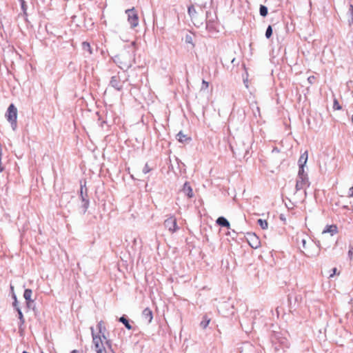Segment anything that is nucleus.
I'll return each mask as SVG.
<instances>
[{
    "label": "nucleus",
    "mask_w": 353,
    "mask_h": 353,
    "mask_svg": "<svg viewBox=\"0 0 353 353\" xmlns=\"http://www.w3.org/2000/svg\"><path fill=\"white\" fill-rule=\"evenodd\" d=\"M99 334H97L94 332V328L90 327V331L92 337L93 350L95 353H107L106 348L102 341V338L105 340L106 345L111 349V344L110 341L107 340L106 336L104 334L105 327L103 325V321H99L97 325Z\"/></svg>",
    "instance_id": "nucleus-1"
},
{
    "label": "nucleus",
    "mask_w": 353,
    "mask_h": 353,
    "mask_svg": "<svg viewBox=\"0 0 353 353\" xmlns=\"http://www.w3.org/2000/svg\"><path fill=\"white\" fill-rule=\"evenodd\" d=\"M307 161V156H301L298 161L299 170L296 184L297 190L303 189L305 186L308 185L307 174L305 172V166Z\"/></svg>",
    "instance_id": "nucleus-2"
},
{
    "label": "nucleus",
    "mask_w": 353,
    "mask_h": 353,
    "mask_svg": "<svg viewBox=\"0 0 353 353\" xmlns=\"http://www.w3.org/2000/svg\"><path fill=\"white\" fill-rule=\"evenodd\" d=\"M303 249L305 251H303L304 254L309 258L316 257L320 254V249L319 245H316L312 242H307L305 239H302L301 241Z\"/></svg>",
    "instance_id": "nucleus-3"
},
{
    "label": "nucleus",
    "mask_w": 353,
    "mask_h": 353,
    "mask_svg": "<svg viewBox=\"0 0 353 353\" xmlns=\"http://www.w3.org/2000/svg\"><path fill=\"white\" fill-rule=\"evenodd\" d=\"M6 117L8 122L10 123L12 130H16L17 127V109L13 104H10L9 105L7 112L6 114Z\"/></svg>",
    "instance_id": "nucleus-4"
},
{
    "label": "nucleus",
    "mask_w": 353,
    "mask_h": 353,
    "mask_svg": "<svg viewBox=\"0 0 353 353\" xmlns=\"http://www.w3.org/2000/svg\"><path fill=\"white\" fill-rule=\"evenodd\" d=\"M128 15V21L132 28L137 27L139 25V17L137 11L134 8L125 10Z\"/></svg>",
    "instance_id": "nucleus-5"
},
{
    "label": "nucleus",
    "mask_w": 353,
    "mask_h": 353,
    "mask_svg": "<svg viewBox=\"0 0 353 353\" xmlns=\"http://www.w3.org/2000/svg\"><path fill=\"white\" fill-rule=\"evenodd\" d=\"M164 226L171 232L173 233L178 230L176 225V219L171 216L164 221Z\"/></svg>",
    "instance_id": "nucleus-6"
},
{
    "label": "nucleus",
    "mask_w": 353,
    "mask_h": 353,
    "mask_svg": "<svg viewBox=\"0 0 353 353\" xmlns=\"http://www.w3.org/2000/svg\"><path fill=\"white\" fill-rule=\"evenodd\" d=\"M110 85L117 90H121L123 86L119 76H114L112 77Z\"/></svg>",
    "instance_id": "nucleus-7"
},
{
    "label": "nucleus",
    "mask_w": 353,
    "mask_h": 353,
    "mask_svg": "<svg viewBox=\"0 0 353 353\" xmlns=\"http://www.w3.org/2000/svg\"><path fill=\"white\" fill-rule=\"evenodd\" d=\"M337 232V227L334 225H327L321 233L322 238L325 237L326 234L330 233L331 236Z\"/></svg>",
    "instance_id": "nucleus-8"
},
{
    "label": "nucleus",
    "mask_w": 353,
    "mask_h": 353,
    "mask_svg": "<svg viewBox=\"0 0 353 353\" xmlns=\"http://www.w3.org/2000/svg\"><path fill=\"white\" fill-rule=\"evenodd\" d=\"M142 317L145 321H147L148 323H151L153 319L151 310L148 307L145 308L142 312Z\"/></svg>",
    "instance_id": "nucleus-9"
},
{
    "label": "nucleus",
    "mask_w": 353,
    "mask_h": 353,
    "mask_svg": "<svg viewBox=\"0 0 353 353\" xmlns=\"http://www.w3.org/2000/svg\"><path fill=\"white\" fill-rule=\"evenodd\" d=\"M188 13L192 21H196L198 19V12L194 6L191 5L188 8Z\"/></svg>",
    "instance_id": "nucleus-10"
},
{
    "label": "nucleus",
    "mask_w": 353,
    "mask_h": 353,
    "mask_svg": "<svg viewBox=\"0 0 353 353\" xmlns=\"http://www.w3.org/2000/svg\"><path fill=\"white\" fill-rule=\"evenodd\" d=\"M181 191L189 198H192L194 196L192 189L188 182L184 183Z\"/></svg>",
    "instance_id": "nucleus-11"
},
{
    "label": "nucleus",
    "mask_w": 353,
    "mask_h": 353,
    "mask_svg": "<svg viewBox=\"0 0 353 353\" xmlns=\"http://www.w3.org/2000/svg\"><path fill=\"white\" fill-rule=\"evenodd\" d=\"M32 294V292L30 289H26L23 294V297L27 301V306L28 307H30V304L33 302V300L31 299Z\"/></svg>",
    "instance_id": "nucleus-12"
},
{
    "label": "nucleus",
    "mask_w": 353,
    "mask_h": 353,
    "mask_svg": "<svg viewBox=\"0 0 353 353\" xmlns=\"http://www.w3.org/2000/svg\"><path fill=\"white\" fill-rule=\"evenodd\" d=\"M216 223L221 226L226 227L230 228V224L229 221L224 217H219L216 220Z\"/></svg>",
    "instance_id": "nucleus-13"
},
{
    "label": "nucleus",
    "mask_w": 353,
    "mask_h": 353,
    "mask_svg": "<svg viewBox=\"0 0 353 353\" xmlns=\"http://www.w3.org/2000/svg\"><path fill=\"white\" fill-rule=\"evenodd\" d=\"M80 195L82 199V201L83 203V207L84 208V211H85L87 210V208H88L89 201L83 196V186L82 185H81Z\"/></svg>",
    "instance_id": "nucleus-14"
},
{
    "label": "nucleus",
    "mask_w": 353,
    "mask_h": 353,
    "mask_svg": "<svg viewBox=\"0 0 353 353\" xmlns=\"http://www.w3.org/2000/svg\"><path fill=\"white\" fill-rule=\"evenodd\" d=\"M176 139L179 142L184 143L186 141H188L190 138L186 134H184L183 132H179L176 134Z\"/></svg>",
    "instance_id": "nucleus-15"
},
{
    "label": "nucleus",
    "mask_w": 353,
    "mask_h": 353,
    "mask_svg": "<svg viewBox=\"0 0 353 353\" xmlns=\"http://www.w3.org/2000/svg\"><path fill=\"white\" fill-rule=\"evenodd\" d=\"M17 311L18 312L19 319L20 321L19 328H21V325L24 323L25 320H24L23 315V313L21 312V309L19 307H17Z\"/></svg>",
    "instance_id": "nucleus-16"
},
{
    "label": "nucleus",
    "mask_w": 353,
    "mask_h": 353,
    "mask_svg": "<svg viewBox=\"0 0 353 353\" xmlns=\"http://www.w3.org/2000/svg\"><path fill=\"white\" fill-rule=\"evenodd\" d=\"M119 321L121 322L122 323H123L128 330L132 329V326L129 323L128 321L124 316H121L119 319Z\"/></svg>",
    "instance_id": "nucleus-17"
},
{
    "label": "nucleus",
    "mask_w": 353,
    "mask_h": 353,
    "mask_svg": "<svg viewBox=\"0 0 353 353\" xmlns=\"http://www.w3.org/2000/svg\"><path fill=\"white\" fill-rule=\"evenodd\" d=\"M258 223L263 230H266L268 228V223L265 220L259 219Z\"/></svg>",
    "instance_id": "nucleus-18"
},
{
    "label": "nucleus",
    "mask_w": 353,
    "mask_h": 353,
    "mask_svg": "<svg viewBox=\"0 0 353 353\" xmlns=\"http://www.w3.org/2000/svg\"><path fill=\"white\" fill-rule=\"evenodd\" d=\"M82 48L84 50H87L90 52V54H92V50L91 47L89 43L88 42H83L82 43Z\"/></svg>",
    "instance_id": "nucleus-19"
},
{
    "label": "nucleus",
    "mask_w": 353,
    "mask_h": 353,
    "mask_svg": "<svg viewBox=\"0 0 353 353\" xmlns=\"http://www.w3.org/2000/svg\"><path fill=\"white\" fill-rule=\"evenodd\" d=\"M210 320L209 319L204 317V319L200 323L201 327L203 329L206 328L210 323Z\"/></svg>",
    "instance_id": "nucleus-20"
},
{
    "label": "nucleus",
    "mask_w": 353,
    "mask_h": 353,
    "mask_svg": "<svg viewBox=\"0 0 353 353\" xmlns=\"http://www.w3.org/2000/svg\"><path fill=\"white\" fill-rule=\"evenodd\" d=\"M260 14L263 17H265L268 14V8L265 6H260Z\"/></svg>",
    "instance_id": "nucleus-21"
},
{
    "label": "nucleus",
    "mask_w": 353,
    "mask_h": 353,
    "mask_svg": "<svg viewBox=\"0 0 353 353\" xmlns=\"http://www.w3.org/2000/svg\"><path fill=\"white\" fill-rule=\"evenodd\" d=\"M272 34V27L270 26H269L265 32V37L267 38H270L271 37Z\"/></svg>",
    "instance_id": "nucleus-22"
},
{
    "label": "nucleus",
    "mask_w": 353,
    "mask_h": 353,
    "mask_svg": "<svg viewBox=\"0 0 353 353\" xmlns=\"http://www.w3.org/2000/svg\"><path fill=\"white\" fill-rule=\"evenodd\" d=\"M333 108L335 110H341V106L339 105V103L336 99H334V101Z\"/></svg>",
    "instance_id": "nucleus-23"
},
{
    "label": "nucleus",
    "mask_w": 353,
    "mask_h": 353,
    "mask_svg": "<svg viewBox=\"0 0 353 353\" xmlns=\"http://www.w3.org/2000/svg\"><path fill=\"white\" fill-rule=\"evenodd\" d=\"M348 256L350 260L353 258V246L350 245L349 247Z\"/></svg>",
    "instance_id": "nucleus-24"
},
{
    "label": "nucleus",
    "mask_w": 353,
    "mask_h": 353,
    "mask_svg": "<svg viewBox=\"0 0 353 353\" xmlns=\"http://www.w3.org/2000/svg\"><path fill=\"white\" fill-rule=\"evenodd\" d=\"M349 12L351 15V19L350 20V23H353V6L352 5H350V9H349Z\"/></svg>",
    "instance_id": "nucleus-25"
},
{
    "label": "nucleus",
    "mask_w": 353,
    "mask_h": 353,
    "mask_svg": "<svg viewBox=\"0 0 353 353\" xmlns=\"http://www.w3.org/2000/svg\"><path fill=\"white\" fill-rule=\"evenodd\" d=\"M251 239H254L256 241V243L254 244H251L250 243L251 246L252 248H257L258 247V241H257L256 236L255 235H252L251 236Z\"/></svg>",
    "instance_id": "nucleus-26"
},
{
    "label": "nucleus",
    "mask_w": 353,
    "mask_h": 353,
    "mask_svg": "<svg viewBox=\"0 0 353 353\" xmlns=\"http://www.w3.org/2000/svg\"><path fill=\"white\" fill-rule=\"evenodd\" d=\"M185 41L187 43H192V38L190 35H187L185 37Z\"/></svg>",
    "instance_id": "nucleus-27"
},
{
    "label": "nucleus",
    "mask_w": 353,
    "mask_h": 353,
    "mask_svg": "<svg viewBox=\"0 0 353 353\" xmlns=\"http://www.w3.org/2000/svg\"><path fill=\"white\" fill-rule=\"evenodd\" d=\"M202 83H203V85L201 88L202 90L207 89L208 88V83L207 81H205V80H203Z\"/></svg>",
    "instance_id": "nucleus-28"
},
{
    "label": "nucleus",
    "mask_w": 353,
    "mask_h": 353,
    "mask_svg": "<svg viewBox=\"0 0 353 353\" xmlns=\"http://www.w3.org/2000/svg\"><path fill=\"white\" fill-rule=\"evenodd\" d=\"M13 298L14 299V301L13 303V306L15 307V309L17 310V307H18V305H17V297L14 294H13Z\"/></svg>",
    "instance_id": "nucleus-29"
},
{
    "label": "nucleus",
    "mask_w": 353,
    "mask_h": 353,
    "mask_svg": "<svg viewBox=\"0 0 353 353\" xmlns=\"http://www.w3.org/2000/svg\"><path fill=\"white\" fill-rule=\"evenodd\" d=\"M150 170V168H148V164L145 165V168L143 170V172L146 174Z\"/></svg>",
    "instance_id": "nucleus-30"
},
{
    "label": "nucleus",
    "mask_w": 353,
    "mask_h": 353,
    "mask_svg": "<svg viewBox=\"0 0 353 353\" xmlns=\"http://www.w3.org/2000/svg\"><path fill=\"white\" fill-rule=\"evenodd\" d=\"M314 77H313V76L309 77L307 79V81L311 84L314 83Z\"/></svg>",
    "instance_id": "nucleus-31"
},
{
    "label": "nucleus",
    "mask_w": 353,
    "mask_h": 353,
    "mask_svg": "<svg viewBox=\"0 0 353 353\" xmlns=\"http://www.w3.org/2000/svg\"><path fill=\"white\" fill-rule=\"evenodd\" d=\"M349 192L350 196L353 197V186L350 188Z\"/></svg>",
    "instance_id": "nucleus-32"
},
{
    "label": "nucleus",
    "mask_w": 353,
    "mask_h": 353,
    "mask_svg": "<svg viewBox=\"0 0 353 353\" xmlns=\"http://www.w3.org/2000/svg\"><path fill=\"white\" fill-rule=\"evenodd\" d=\"M332 271H333V273L330 275V277H332L336 274V268H333Z\"/></svg>",
    "instance_id": "nucleus-33"
},
{
    "label": "nucleus",
    "mask_w": 353,
    "mask_h": 353,
    "mask_svg": "<svg viewBox=\"0 0 353 353\" xmlns=\"http://www.w3.org/2000/svg\"><path fill=\"white\" fill-rule=\"evenodd\" d=\"M71 353H79V351H78V350H72V351L71 352Z\"/></svg>",
    "instance_id": "nucleus-34"
},
{
    "label": "nucleus",
    "mask_w": 353,
    "mask_h": 353,
    "mask_svg": "<svg viewBox=\"0 0 353 353\" xmlns=\"http://www.w3.org/2000/svg\"><path fill=\"white\" fill-rule=\"evenodd\" d=\"M234 61H235V59H234V58H233V59L231 60V63H234Z\"/></svg>",
    "instance_id": "nucleus-35"
},
{
    "label": "nucleus",
    "mask_w": 353,
    "mask_h": 353,
    "mask_svg": "<svg viewBox=\"0 0 353 353\" xmlns=\"http://www.w3.org/2000/svg\"><path fill=\"white\" fill-rule=\"evenodd\" d=\"M307 154V151H305V152L303 153V154Z\"/></svg>",
    "instance_id": "nucleus-36"
},
{
    "label": "nucleus",
    "mask_w": 353,
    "mask_h": 353,
    "mask_svg": "<svg viewBox=\"0 0 353 353\" xmlns=\"http://www.w3.org/2000/svg\"><path fill=\"white\" fill-rule=\"evenodd\" d=\"M41 353H44V352L43 351H41Z\"/></svg>",
    "instance_id": "nucleus-37"
}]
</instances>
